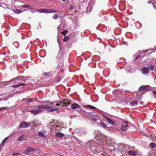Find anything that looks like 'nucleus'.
Here are the masks:
<instances>
[{
    "instance_id": "cd10ccee",
    "label": "nucleus",
    "mask_w": 156,
    "mask_h": 156,
    "mask_svg": "<svg viewBox=\"0 0 156 156\" xmlns=\"http://www.w3.org/2000/svg\"><path fill=\"white\" fill-rule=\"evenodd\" d=\"M69 39V37L68 36H66L64 37L63 39V41H67Z\"/></svg>"
},
{
    "instance_id": "f03ea898",
    "label": "nucleus",
    "mask_w": 156,
    "mask_h": 156,
    "mask_svg": "<svg viewBox=\"0 0 156 156\" xmlns=\"http://www.w3.org/2000/svg\"><path fill=\"white\" fill-rule=\"evenodd\" d=\"M71 104V101L68 100V99H64L63 100L60 101V103L56 104L54 106H58L61 105L62 106L66 107Z\"/></svg>"
},
{
    "instance_id": "1a4fd4ad",
    "label": "nucleus",
    "mask_w": 156,
    "mask_h": 156,
    "mask_svg": "<svg viewBox=\"0 0 156 156\" xmlns=\"http://www.w3.org/2000/svg\"><path fill=\"white\" fill-rule=\"evenodd\" d=\"M98 125L101 127L105 128L106 129L110 130V128L108 127L105 123L102 122H101L100 123L98 124Z\"/></svg>"
},
{
    "instance_id": "c03bdc74",
    "label": "nucleus",
    "mask_w": 156,
    "mask_h": 156,
    "mask_svg": "<svg viewBox=\"0 0 156 156\" xmlns=\"http://www.w3.org/2000/svg\"><path fill=\"white\" fill-rule=\"evenodd\" d=\"M148 51H143L142 52V53H145V52H147Z\"/></svg>"
},
{
    "instance_id": "bb28decb",
    "label": "nucleus",
    "mask_w": 156,
    "mask_h": 156,
    "mask_svg": "<svg viewBox=\"0 0 156 156\" xmlns=\"http://www.w3.org/2000/svg\"><path fill=\"white\" fill-rule=\"evenodd\" d=\"M58 14H55L52 16V18L53 19L56 20L58 18Z\"/></svg>"
},
{
    "instance_id": "0eeeda50",
    "label": "nucleus",
    "mask_w": 156,
    "mask_h": 156,
    "mask_svg": "<svg viewBox=\"0 0 156 156\" xmlns=\"http://www.w3.org/2000/svg\"><path fill=\"white\" fill-rule=\"evenodd\" d=\"M141 72L144 74L146 75L149 73L150 71L148 67H144L142 69Z\"/></svg>"
},
{
    "instance_id": "5701e85b",
    "label": "nucleus",
    "mask_w": 156,
    "mask_h": 156,
    "mask_svg": "<svg viewBox=\"0 0 156 156\" xmlns=\"http://www.w3.org/2000/svg\"><path fill=\"white\" fill-rule=\"evenodd\" d=\"M156 146V144L154 143H151L149 144V146L151 148H154Z\"/></svg>"
},
{
    "instance_id": "423d86ee",
    "label": "nucleus",
    "mask_w": 156,
    "mask_h": 156,
    "mask_svg": "<svg viewBox=\"0 0 156 156\" xmlns=\"http://www.w3.org/2000/svg\"><path fill=\"white\" fill-rule=\"evenodd\" d=\"M41 112V110H40L39 108H38L37 110L33 109L30 111L31 113L34 115H36L40 113Z\"/></svg>"
},
{
    "instance_id": "c9c22d12",
    "label": "nucleus",
    "mask_w": 156,
    "mask_h": 156,
    "mask_svg": "<svg viewBox=\"0 0 156 156\" xmlns=\"http://www.w3.org/2000/svg\"><path fill=\"white\" fill-rule=\"evenodd\" d=\"M20 154L19 153H13L12 154V155L13 156H14L16 155H18Z\"/></svg>"
},
{
    "instance_id": "412c9836",
    "label": "nucleus",
    "mask_w": 156,
    "mask_h": 156,
    "mask_svg": "<svg viewBox=\"0 0 156 156\" xmlns=\"http://www.w3.org/2000/svg\"><path fill=\"white\" fill-rule=\"evenodd\" d=\"M137 55V53H136L135 55H133V57H135V58H134V61H135L137 60L138 58H139L140 57L141 55H138L137 56H135Z\"/></svg>"
},
{
    "instance_id": "49530a36",
    "label": "nucleus",
    "mask_w": 156,
    "mask_h": 156,
    "mask_svg": "<svg viewBox=\"0 0 156 156\" xmlns=\"http://www.w3.org/2000/svg\"><path fill=\"white\" fill-rule=\"evenodd\" d=\"M148 3H149L150 4V3H151V2H148Z\"/></svg>"
},
{
    "instance_id": "4c0bfd02",
    "label": "nucleus",
    "mask_w": 156,
    "mask_h": 156,
    "mask_svg": "<svg viewBox=\"0 0 156 156\" xmlns=\"http://www.w3.org/2000/svg\"><path fill=\"white\" fill-rule=\"evenodd\" d=\"M7 107L0 108V111L3 109H5Z\"/></svg>"
},
{
    "instance_id": "ddd939ff",
    "label": "nucleus",
    "mask_w": 156,
    "mask_h": 156,
    "mask_svg": "<svg viewBox=\"0 0 156 156\" xmlns=\"http://www.w3.org/2000/svg\"><path fill=\"white\" fill-rule=\"evenodd\" d=\"M138 104V101L137 100H135L130 102L129 103V105L133 106H136Z\"/></svg>"
},
{
    "instance_id": "79ce46f5",
    "label": "nucleus",
    "mask_w": 156,
    "mask_h": 156,
    "mask_svg": "<svg viewBox=\"0 0 156 156\" xmlns=\"http://www.w3.org/2000/svg\"><path fill=\"white\" fill-rule=\"evenodd\" d=\"M4 83H5V86L7 85L8 83H9V81H7V82H4Z\"/></svg>"
},
{
    "instance_id": "9d476101",
    "label": "nucleus",
    "mask_w": 156,
    "mask_h": 156,
    "mask_svg": "<svg viewBox=\"0 0 156 156\" xmlns=\"http://www.w3.org/2000/svg\"><path fill=\"white\" fill-rule=\"evenodd\" d=\"M105 119L107 121V122L110 124L112 125H114L115 123V122L112 121L111 119H110L108 117H104Z\"/></svg>"
},
{
    "instance_id": "2f4dec72",
    "label": "nucleus",
    "mask_w": 156,
    "mask_h": 156,
    "mask_svg": "<svg viewBox=\"0 0 156 156\" xmlns=\"http://www.w3.org/2000/svg\"><path fill=\"white\" fill-rule=\"evenodd\" d=\"M23 136H24V135H23V136H20L19 137V138H18V140L19 141H20V142L22 141L23 140Z\"/></svg>"
},
{
    "instance_id": "6e6552de",
    "label": "nucleus",
    "mask_w": 156,
    "mask_h": 156,
    "mask_svg": "<svg viewBox=\"0 0 156 156\" xmlns=\"http://www.w3.org/2000/svg\"><path fill=\"white\" fill-rule=\"evenodd\" d=\"M42 77L44 78H47L48 77H51L52 75L50 74V72L48 73H44L42 74Z\"/></svg>"
},
{
    "instance_id": "72a5a7b5",
    "label": "nucleus",
    "mask_w": 156,
    "mask_h": 156,
    "mask_svg": "<svg viewBox=\"0 0 156 156\" xmlns=\"http://www.w3.org/2000/svg\"><path fill=\"white\" fill-rule=\"evenodd\" d=\"M29 9L31 11V12H33V11H35V10L34 9V8L32 6H30V7Z\"/></svg>"
},
{
    "instance_id": "9b49d317",
    "label": "nucleus",
    "mask_w": 156,
    "mask_h": 156,
    "mask_svg": "<svg viewBox=\"0 0 156 156\" xmlns=\"http://www.w3.org/2000/svg\"><path fill=\"white\" fill-rule=\"evenodd\" d=\"M64 136V134L61 132H58V133H56L55 135V136L56 137L60 138H62Z\"/></svg>"
},
{
    "instance_id": "de8ad7c7",
    "label": "nucleus",
    "mask_w": 156,
    "mask_h": 156,
    "mask_svg": "<svg viewBox=\"0 0 156 156\" xmlns=\"http://www.w3.org/2000/svg\"><path fill=\"white\" fill-rule=\"evenodd\" d=\"M62 0L63 1H64H64H65L66 0Z\"/></svg>"
},
{
    "instance_id": "e433bc0d",
    "label": "nucleus",
    "mask_w": 156,
    "mask_h": 156,
    "mask_svg": "<svg viewBox=\"0 0 156 156\" xmlns=\"http://www.w3.org/2000/svg\"><path fill=\"white\" fill-rule=\"evenodd\" d=\"M58 11L57 10H54L53 9H51V13L56 12Z\"/></svg>"
},
{
    "instance_id": "aec40b11",
    "label": "nucleus",
    "mask_w": 156,
    "mask_h": 156,
    "mask_svg": "<svg viewBox=\"0 0 156 156\" xmlns=\"http://www.w3.org/2000/svg\"><path fill=\"white\" fill-rule=\"evenodd\" d=\"M128 127V126L126 125L125 126L122 125L121 127V129L123 131L126 130V128Z\"/></svg>"
},
{
    "instance_id": "f257e3e1",
    "label": "nucleus",
    "mask_w": 156,
    "mask_h": 156,
    "mask_svg": "<svg viewBox=\"0 0 156 156\" xmlns=\"http://www.w3.org/2000/svg\"><path fill=\"white\" fill-rule=\"evenodd\" d=\"M54 104L53 102H50V103L46 105H40L38 106V108L41 110L42 109H47L49 108H51V109H48V110L49 112H54L55 111H57L58 110V108H52V107L51 106L49 105H52Z\"/></svg>"
},
{
    "instance_id": "b1692460",
    "label": "nucleus",
    "mask_w": 156,
    "mask_h": 156,
    "mask_svg": "<svg viewBox=\"0 0 156 156\" xmlns=\"http://www.w3.org/2000/svg\"><path fill=\"white\" fill-rule=\"evenodd\" d=\"M36 101V99L35 98H30L27 100V101L29 102H32L34 101Z\"/></svg>"
},
{
    "instance_id": "f704fd0d",
    "label": "nucleus",
    "mask_w": 156,
    "mask_h": 156,
    "mask_svg": "<svg viewBox=\"0 0 156 156\" xmlns=\"http://www.w3.org/2000/svg\"><path fill=\"white\" fill-rule=\"evenodd\" d=\"M148 67L151 70H152L154 68V66L152 65V64H151V65L148 66Z\"/></svg>"
},
{
    "instance_id": "f8f14e48",
    "label": "nucleus",
    "mask_w": 156,
    "mask_h": 156,
    "mask_svg": "<svg viewBox=\"0 0 156 156\" xmlns=\"http://www.w3.org/2000/svg\"><path fill=\"white\" fill-rule=\"evenodd\" d=\"M26 84V83H18V84H16L15 85H12V87H13V88H17V87H20V86L25 85Z\"/></svg>"
},
{
    "instance_id": "6ab92c4d",
    "label": "nucleus",
    "mask_w": 156,
    "mask_h": 156,
    "mask_svg": "<svg viewBox=\"0 0 156 156\" xmlns=\"http://www.w3.org/2000/svg\"><path fill=\"white\" fill-rule=\"evenodd\" d=\"M38 136L40 137H46V136L45 135L41 132H39L38 133Z\"/></svg>"
},
{
    "instance_id": "4be33fe9",
    "label": "nucleus",
    "mask_w": 156,
    "mask_h": 156,
    "mask_svg": "<svg viewBox=\"0 0 156 156\" xmlns=\"http://www.w3.org/2000/svg\"><path fill=\"white\" fill-rule=\"evenodd\" d=\"M44 13H51V9H44Z\"/></svg>"
},
{
    "instance_id": "c85d7f7f",
    "label": "nucleus",
    "mask_w": 156,
    "mask_h": 156,
    "mask_svg": "<svg viewBox=\"0 0 156 156\" xmlns=\"http://www.w3.org/2000/svg\"><path fill=\"white\" fill-rule=\"evenodd\" d=\"M4 83V82H2L0 83V87H4L5 86V83Z\"/></svg>"
},
{
    "instance_id": "dca6fc26",
    "label": "nucleus",
    "mask_w": 156,
    "mask_h": 156,
    "mask_svg": "<svg viewBox=\"0 0 156 156\" xmlns=\"http://www.w3.org/2000/svg\"><path fill=\"white\" fill-rule=\"evenodd\" d=\"M127 153L129 154L132 156H135L136 155V153L133 151H129L127 152Z\"/></svg>"
},
{
    "instance_id": "2eb2a0df",
    "label": "nucleus",
    "mask_w": 156,
    "mask_h": 156,
    "mask_svg": "<svg viewBox=\"0 0 156 156\" xmlns=\"http://www.w3.org/2000/svg\"><path fill=\"white\" fill-rule=\"evenodd\" d=\"M25 79L24 77L23 76H18L17 77L11 80H10V81H12V80H14L16 79H17V80H23V79Z\"/></svg>"
},
{
    "instance_id": "a19ab883",
    "label": "nucleus",
    "mask_w": 156,
    "mask_h": 156,
    "mask_svg": "<svg viewBox=\"0 0 156 156\" xmlns=\"http://www.w3.org/2000/svg\"><path fill=\"white\" fill-rule=\"evenodd\" d=\"M91 120L93 121L96 122L97 121V119L94 118H92Z\"/></svg>"
},
{
    "instance_id": "ea45409f",
    "label": "nucleus",
    "mask_w": 156,
    "mask_h": 156,
    "mask_svg": "<svg viewBox=\"0 0 156 156\" xmlns=\"http://www.w3.org/2000/svg\"><path fill=\"white\" fill-rule=\"evenodd\" d=\"M13 58H15V59H16L17 58H18V56L17 55H13Z\"/></svg>"
},
{
    "instance_id": "20e7f679",
    "label": "nucleus",
    "mask_w": 156,
    "mask_h": 156,
    "mask_svg": "<svg viewBox=\"0 0 156 156\" xmlns=\"http://www.w3.org/2000/svg\"><path fill=\"white\" fill-rule=\"evenodd\" d=\"M151 90L150 87L148 85L144 86L143 85L141 86L139 88V90L140 91H143L145 92L149 91Z\"/></svg>"
},
{
    "instance_id": "a211bd4d",
    "label": "nucleus",
    "mask_w": 156,
    "mask_h": 156,
    "mask_svg": "<svg viewBox=\"0 0 156 156\" xmlns=\"http://www.w3.org/2000/svg\"><path fill=\"white\" fill-rule=\"evenodd\" d=\"M85 108H88L90 109H94L96 108L93 106L90 105H87L85 106Z\"/></svg>"
},
{
    "instance_id": "a878e982",
    "label": "nucleus",
    "mask_w": 156,
    "mask_h": 156,
    "mask_svg": "<svg viewBox=\"0 0 156 156\" xmlns=\"http://www.w3.org/2000/svg\"><path fill=\"white\" fill-rule=\"evenodd\" d=\"M15 13L16 14H19L21 13L22 12L21 10L16 9L15 10H14Z\"/></svg>"
},
{
    "instance_id": "58836bf2",
    "label": "nucleus",
    "mask_w": 156,
    "mask_h": 156,
    "mask_svg": "<svg viewBox=\"0 0 156 156\" xmlns=\"http://www.w3.org/2000/svg\"><path fill=\"white\" fill-rule=\"evenodd\" d=\"M54 121H55L54 120H53L52 121L50 122H49L48 124L49 125H51L53 123H54Z\"/></svg>"
},
{
    "instance_id": "4468645a",
    "label": "nucleus",
    "mask_w": 156,
    "mask_h": 156,
    "mask_svg": "<svg viewBox=\"0 0 156 156\" xmlns=\"http://www.w3.org/2000/svg\"><path fill=\"white\" fill-rule=\"evenodd\" d=\"M71 107L73 109H76L80 108V106L78 104L75 103L72 104Z\"/></svg>"
},
{
    "instance_id": "7c9ffc66",
    "label": "nucleus",
    "mask_w": 156,
    "mask_h": 156,
    "mask_svg": "<svg viewBox=\"0 0 156 156\" xmlns=\"http://www.w3.org/2000/svg\"><path fill=\"white\" fill-rule=\"evenodd\" d=\"M68 32L67 30H64L63 32H62V34L64 36H65Z\"/></svg>"
},
{
    "instance_id": "f3484780",
    "label": "nucleus",
    "mask_w": 156,
    "mask_h": 156,
    "mask_svg": "<svg viewBox=\"0 0 156 156\" xmlns=\"http://www.w3.org/2000/svg\"><path fill=\"white\" fill-rule=\"evenodd\" d=\"M30 6L31 5H21L20 6V7L21 8H27L29 9L30 7Z\"/></svg>"
},
{
    "instance_id": "39448f33",
    "label": "nucleus",
    "mask_w": 156,
    "mask_h": 156,
    "mask_svg": "<svg viewBox=\"0 0 156 156\" xmlns=\"http://www.w3.org/2000/svg\"><path fill=\"white\" fill-rule=\"evenodd\" d=\"M30 123L28 124L25 122H22L19 125V127L21 128H28L30 126Z\"/></svg>"
},
{
    "instance_id": "37998d69",
    "label": "nucleus",
    "mask_w": 156,
    "mask_h": 156,
    "mask_svg": "<svg viewBox=\"0 0 156 156\" xmlns=\"http://www.w3.org/2000/svg\"><path fill=\"white\" fill-rule=\"evenodd\" d=\"M124 122L126 124H128V122H127V121H124Z\"/></svg>"
},
{
    "instance_id": "09e8293b",
    "label": "nucleus",
    "mask_w": 156,
    "mask_h": 156,
    "mask_svg": "<svg viewBox=\"0 0 156 156\" xmlns=\"http://www.w3.org/2000/svg\"><path fill=\"white\" fill-rule=\"evenodd\" d=\"M23 81L24 82H25V81H24V80H23Z\"/></svg>"
},
{
    "instance_id": "c756f323",
    "label": "nucleus",
    "mask_w": 156,
    "mask_h": 156,
    "mask_svg": "<svg viewBox=\"0 0 156 156\" xmlns=\"http://www.w3.org/2000/svg\"><path fill=\"white\" fill-rule=\"evenodd\" d=\"M37 11L40 12H44V9H41L37 10Z\"/></svg>"
},
{
    "instance_id": "473e14b6",
    "label": "nucleus",
    "mask_w": 156,
    "mask_h": 156,
    "mask_svg": "<svg viewBox=\"0 0 156 156\" xmlns=\"http://www.w3.org/2000/svg\"><path fill=\"white\" fill-rule=\"evenodd\" d=\"M151 92L153 93V95L156 98V91H152Z\"/></svg>"
},
{
    "instance_id": "a18cd8bd",
    "label": "nucleus",
    "mask_w": 156,
    "mask_h": 156,
    "mask_svg": "<svg viewBox=\"0 0 156 156\" xmlns=\"http://www.w3.org/2000/svg\"><path fill=\"white\" fill-rule=\"evenodd\" d=\"M140 104H142V102H140Z\"/></svg>"
},
{
    "instance_id": "7ed1b4c3",
    "label": "nucleus",
    "mask_w": 156,
    "mask_h": 156,
    "mask_svg": "<svg viewBox=\"0 0 156 156\" xmlns=\"http://www.w3.org/2000/svg\"><path fill=\"white\" fill-rule=\"evenodd\" d=\"M37 151V149H36L31 147H28L27 148L26 150L23 151V153L26 154L28 155L31 152H34Z\"/></svg>"
},
{
    "instance_id": "393cba45",
    "label": "nucleus",
    "mask_w": 156,
    "mask_h": 156,
    "mask_svg": "<svg viewBox=\"0 0 156 156\" xmlns=\"http://www.w3.org/2000/svg\"><path fill=\"white\" fill-rule=\"evenodd\" d=\"M8 137L9 136H7L3 140L2 143H1V144H0V147H3L4 145V144H3V143L4 142H5V140L8 138Z\"/></svg>"
}]
</instances>
